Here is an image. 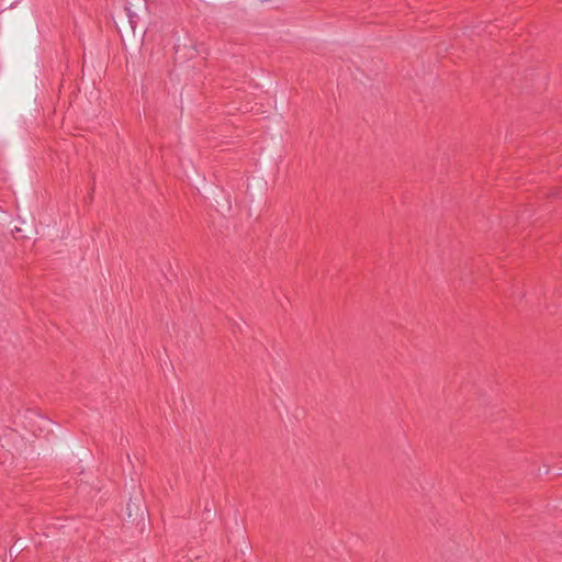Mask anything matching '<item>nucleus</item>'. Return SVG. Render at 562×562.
I'll use <instances>...</instances> for the list:
<instances>
[{"mask_svg":"<svg viewBox=\"0 0 562 562\" xmlns=\"http://www.w3.org/2000/svg\"><path fill=\"white\" fill-rule=\"evenodd\" d=\"M125 18L120 21L116 29L121 36L124 49L140 48L144 44V35L146 33L145 25L140 24L142 18L148 14L146 2H142L134 9L125 5Z\"/></svg>","mask_w":562,"mask_h":562,"instance_id":"nucleus-1","label":"nucleus"},{"mask_svg":"<svg viewBox=\"0 0 562 562\" xmlns=\"http://www.w3.org/2000/svg\"><path fill=\"white\" fill-rule=\"evenodd\" d=\"M175 60L184 63L195 58L199 55L195 43L188 36L179 38L175 44Z\"/></svg>","mask_w":562,"mask_h":562,"instance_id":"nucleus-2","label":"nucleus"},{"mask_svg":"<svg viewBox=\"0 0 562 562\" xmlns=\"http://www.w3.org/2000/svg\"><path fill=\"white\" fill-rule=\"evenodd\" d=\"M25 549V541L21 538H16L9 550L10 557L16 559Z\"/></svg>","mask_w":562,"mask_h":562,"instance_id":"nucleus-3","label":"nucleus"},{"mask_svg":"<svg viewBox=\"0 0 562 562\" xmlns=\"http://www.w3.org/2000/svg\"><path fill=\"white\" fill-rule=\"evenodd\" d=\"M128 517L136 520L138 517H143L144 509L139 508L135 503L130 501L126 505Z\"/></svg>","mask_w":562,"mask_h":562,"instance_id":"nucleus-4","label":"nucleus"},{"mask_svg":"<svg viewBox=\"0 0 562 562\" xmlns=\"http://www.w3.org/2000/svg\"><path fill=\"white\" fill-rule=\"evenodd\" d=\"M41 42V35H40V32L38 31H32L31 35H30V40H27L26 37H22L20 40V45L22 47H27L29 44L31 43L32 45H35L37 43Z\"/></svg>","mask_w":562,"mask_h":562,"instance_id":"nucleus-5","label":"nucleus"},{"mask_svg":"<svg viewBox=\"0 0 562 562\" xmlns=\"http://www.w3.org/2000/svg\"><path fill=\"white\" fill-rule=\"evenodd\" d=\"M548 196L553 199H562V191L559 189H554L550 193H548Z\"/></svg>","mask_w":562,"mask_h":562,"instance_id":"nucleus-6","label":"nucleus"}]
</instances>
